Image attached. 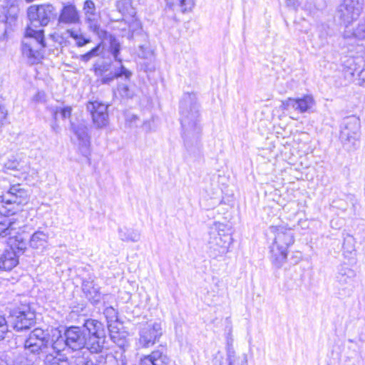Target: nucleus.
Returning <instances> with one entry per match:
<instances>
[{"label": "nucleus", "instance_id": "obj_54", "mask_svg": "<svg viewBox=\"0 0 365 365\" xmlns=\"http://www.w3.org/2000/svg\"><path fill=\"white\" fill-rule=\"evenodd\" d=\"M348 341H349V343H354V339H348Z\"/></svg>", "mask_w": 365, "mask_h": 365}, {"label": "nucleus", "instance_id": "obj_20", "mask_svg": "<svg viewBox=\"0 0 365 365\" xmlns=\"http://www.w3.org/2000/svg\"><path fill=\"white\" fill-rule=\"evenodd\" d=\"M80 22V15L76 6L72 3L63 4L58 16V25H72Z\"/></svg>", "mask_w": 365, "mask_h": 365}, {"label": "nucleus", "instance_id": "obj_39", "mask_svg": "<svg viewBox=\"0 0 365 365\" xmlns=\"http://www.w3.org/2000/svg\"><path fill=\"white\" fill-rule=\"evenodd\" d=\"M103 48L101 43H98L91 50L88 51L87 53L81 55L79 59L85 63L88 62L91 58L98 56L100 53L102 52Z\"/></svg>", "mask_w": 365, "mask_h": 365}, {"label": "nucleus", "instance_id": "obj_25", "mask_svg": "<svg viewBox=\"0 0 365 365\" xmlns=\"http://www.w3.org/2000/svg\"><path fill=\"white\" fill-rule=\"evenodd\" d=\"M108 355L101 354L88 358L83 354L82 356H76V360L72 363L73 365H110L108 363Z\"/></svg>", "mask_w": 365, "mask_h": 365}, {"label": "nucleus", "instance_id": "obj_28", "mask_svg": "<svg viewBox=\"0 0 365 365\" xmlns=\"http://www.w3.org/2000/svg\"><path fill=\"white\" fill-rule=\"evenodd\" d=\"M343 255L348 259L353 258L356 255L355 239L349 234L344 236Z\"/></svg>", "mask_w": 365, "mask_h": 365}, {"label": "nucleus", "instance_id": "obj_16", "mask_svg": "<svg viewBox=\"0 0 365 365\" xmlns=\"http://www.w3.org/2000/svg\"><path fill=\"white\" fill-rule=\"evenodd\" d=\"M29 191L21 184L10 186L7 192L2 196V201L6 204L26 205L29 201Z\"/></svg>", "mask_w": 365, "mask_h": 365}, {"label": "nucleus", "instance_id": "obj_34", "mask_svg": "<svg viewBox=\"0 0 365 365\" xmlns=\"http://www.w3.org/2000/svg\"><path fill=\"white\" fill-rule=\"evenodd\" d=\"M116 8L118 11L123 15H130L134 14L133 9L131 6L130 0H119L116 2Z\"/></svg>", "mask_w": 365, "mask_h": 365}, {"label": "nucleus", "instance_id": "obj_15", "mask_svg": "<svg viewBox=\"0 0 365 365\" xmlns=\"http://www.w3.org/2000/svg\"><path fill=\"white\" fill-rule=\"evenodd\" d=\"M82 290L88 300L93 305L98 304L101 299L103 301V304H106V301L111 297L110 294H101L100 287L91 277L83 280Z\"/></svg>", "mask_w": 365, "mask_h": 365}, {"label": "nucleus", "instance_id": "obj_30", "mask_svg": "<svg viewBox=\"0 0 365 365\" xmlns=\"http://www.w3.org/2000/svg\"><path fill=\"white\" fill-rule=\"evenodd\" d=\"M43 361L44 365H70V363L66 358H61L57 356H54L53 352L46 354Z\"/></svg>", "mask_w": 365, "mask_h": 365}, {"label": "nucleus", "instance_id": "obj_11", "mask_svg": "<svg viewBox=\"0 0 365 365\" xmlns=\"http://www.w3.org/2000/svg\"><path fill=\"white\" fill-rule=\"evenodd\" d=\"M231 242L232 237L230 234L225 233L223 230H211L207 242L209 255L214 259L223 256L228 252Z\"/></svg>", "mask_w": 365, "mask_h": 365}, {"label": "nucleus", "instance_id": "obj_42", "mask_svg": "<svg viewBox=\"0 0 365 365\" xmlns=\"http://www.w3.org/2000/svg\"><path fill=\"white\" fill-rule=\"evenodd\" d=\"M125 126L130 128H137L141 123L140 118L135 114L127 113L125 116Z\"/></svg>", "mask_w": 365, "mask_h": 365}, {"label": "nucleus", "instance_id": "obj_23", "mask_svg": "<svg viewBox=\"0 0 365 365\" xmlns=\"http://www.w3.org/2000/svg\"><path fill=\"white\" fill-rule=\"evenodd\" d=\"M131 75L132 73L130 71L123 65H120V67L118 69H115V71L110 69L108 73H105V75L98 79V81H99L102 84H109L113 81L114 79L123 76H125L126 80H130Z\"/></svg>", "mask_w": 365, "mask_h": 365}, {"label": "nucleus", "instance_id": "obj_1", "mask_svg": "<svg viewBox=\"0 0 365 365\" xmlns=\"http://www.w3.org/2000/svg\"><path fill=\"white\" fill-rule=\"evenodd\" d=\"M182 136L186 150L185 157L195 161L202 156L199 104L195 93H185L180 102Z\"/></svg>", "mask_w": 365, "mask_h": 365}, {"label": "nucleus", "instance_id": "obj_9", "mask_svg": "<svg viewBox=\"0 0 365 365\" xmlns=\"http://www.w3.org/2000/svg\"><path fill=\"white\" fill-rule=\"evenodd\" d=\"M27 16L34 26H46L56 19L58 13L51 4L32 5L28 8Z\"/></svg>", "mask_w": 365, "mask_h": 365}, {"label": "nucleus", "instance_id": "obj_47", "mask_svg": "<svg viewBox=\"0 0 365 365\" xmlns=\"http://www.w3.org/2000/svg\"><path fill=\"white\" fill-rule=\"evenodd\" d=\"M9 321L3 315H0V341L3 340L9 331Z\"/></svg>", "mask_w": 365, "mask_h": 365}, {"label": "nucleus", "instance_id": "obj_18", "mask_svg": "<svg viewBox=\"0 0 365 365\" xmlns=\"http://www.w3.org/2000/svg\"><path fill=\"white\" fill-rule=\"evenodd\" d=\"M355 277L356 273L352 269L346 266H341L339 268L336 274V282L344 292H339V294H350V287L353 286Z\"/></svg>", "mask_w": 365, "mask_h": 365}, {"label": "nucleus", "instance_id": "obj_55", "mask_svg": "<svg viewBox=\"0 0 365 365\" xmlns=\"http://www.w3.org/2000/svg\"><path fill=\"white\" fill-rule=\"evenodd\" d=\"M40 95H41V93H38V94H37V95L36 96V97H35V98H36V99H37V98H38V96H40Z\"/></svg>", "mask_w": 365, "mask_h": 365}, {"label": "nucleus", "instance_id": "obj_2", "mask_svg": "<svg viewBox=\"0 0 365 365\" xmlns=\"http://www.w3.org/2000/svg\"><path fill=\"white\" fill-rule=\"evenodd\" d=\"M22 222L14 217H6L0 222V237L9 236V247L0 253V272H8L16 267L19 257L27 247V240L20 233Z\"/></svg>", "mask_w": 365, "mask_h": 365}, {"label": "nucleus", "instance_id": "obj_36", "mask_svg": "<svg viewBox=\"0 0 365 365\" xmlns=\"http://www.w3.org/2000/svg\"><path fill=\"white\" fill-rule=\"evenodd\" d=\"M50 111L55 121L57 120L58 114L60 113L63 119L69 118L71 115L72 108L71 106H66L63 108H50Z\"/></svg>", "mask_w": 365, "mask_h": 365}, {"label": "nucleus", "instance_id": "obj_33", "mask_svg": "<svg viewBox=\"0 0 365 365\" xmlns=\"http://www.w3.org/2000/svg\"><path fill=\"white\" fill-rule=\"evenodd\" d=\"M19 0H4L3 8L6 11V15L11 17H15L19 12Z\"/></svg>", "mask_w": 365, "mask_h": 365}, {"label": "nucleus", "instance_id": "obj_14", "mask_svg": "<svg viewBox=\"0 0 365 365\" xmlns=\"http://www.w3.org/2000/svg\"><path fill=\"white\" fill-rule=\"evenodd\" d=\"M91 113L93 123L98 128L106 126L108 123V105L98 101H90L86 106Z\"/></svg>", "mask_w": 365, "mask_h": 365}, {"label": "nucleus", "instance_id": "obj_51", "mask_svg": "<svg viewBox=\"0 0 365 365\" xmlns=\"http://www.w3.org/2000/svg\"><path fill=\"white\" fill-rule=\"evenodd\" d=\"M148 122H143V126L146 130V131L150 130V125H148Z\"/></svg>", "mask_w": 365, "mask_h": 365}, {"label": "nucleus", "instance_id": "obj_35", "mask_svg": "<svg viewBox=\"0 0 365 365\" xmlns=\"http://www.w3.org/2000/svg\"><path fill=\"white\" fill-rule=\"evenodd\" d=\"M227 361L229 365H247V356L245 355L243 357L237 356L232 349L227 351Z\"/></svg>", "mask_w": 365, "mask_h": 365}, {"label": "nucleus", "instance_id": "obj_29", "mask_svg": "<svg viewBox=\"0 0 365 365\" xmlns=\"http://www.w3.org/2000/svg\"><path fill=\"white\" fill-rule=\"evenodd\" d=\"M65 348H67V342L64 337V332L63 334L59 332V336H57L56 339L52 342L50 341L48 351L51 352V351H52L58 354Z\"/></svg>", "mask_w": 365, "mask_h": 365}, {"label": "nucleus", "instance_id": "obj_26", "mask_svg": "<svg viewBox=\"0 0 365 365\" xmlns=\"http://www.w3.org/2000/svg\"><path fill=\"white\" fill-rule=\"evenodd\" d=\"M316 32L317 36L316 44L319 47L328 44V38L333 35V31L327 24H318Z\"/></svg>", "mask_w": 365, "mask_h": 365}, {"label": "nucleus", "instance_id": "obj_21", "mask_svg": "<svg viewBox=\"0 0 365 365\" xmlns=\"http://www.w3.org/2000/svg\"><path fill=\"white\" fill-rule=\"evenodd\" d=\"M71 128L78 140V146L81 154L88 157L90 154V138L88 135L87 127L83 123L76 125L71 123Z\"/></svg>", "mask_w": 365, "mask_h": 365}, {"label": "nucleus", "instance_id": "obj_50", "mask_svg": "<svg viewBox=\"0 0 365 365\" xmlns=\"http://www.w3.org/2000/svg\"><path fill=\"white\" fill-rule=\"evenodd\" d=\"M288 6H295V0H286Z\"/></svg>", "mask_w": 365, "mask_h": 365}, {"label": "nucleus", "instance_id": "obj_46", "mask_svg": "<svg viewBox=\"0 0 365 365\" xmlns=\"http://www.w3.org/2000/svg\"><path fill=\"white\" fill-rule=\"evenodd\" d=\"M174 5H177L180 8L182 13L190 10L194 6L193 0H177Z\"/></svg>", "mask_w": 365, "mask_h": 365}, {"label": "nucleus", "instance_id": "obj_27", "mask_svg": "<svg viewBox=\"0 0 365 365\" xmlns=\"http://www.w3.org/2000/svg\"><path fill=\"white\" fill-rule=\"evenodd\" d=\"M119 239L123 242H137L140 240V232L138 230L126 227H118Z\"/></svg>", "mask_w": 365, "mask_h": 365}, {"label": "nucleus", "instance_id": "obj_5", "mask_svg": "<svg viewBox=\"0 0 365 365\" xmlns=\"http://www.w3.org/2000/svg\"><path fill=\"white\" fill-rule=\"evenodd\" d=\"M46 47L43 30L29 29L26 36L22 41V53L31 63H35L42 56L41 49Z\"/></svg>", "mask_w": 365, "mask_h": 365}, {"label": "nucleus", "instance_id": "obj_10", "mask_svg": "<svg viewBox=\"0 0 365 365\" xmlns=\"http://www.w3.org/2000/svg\"><path fill=\"white\" fill-rule=\"evenodd\" d=\"M35 322V312L27 304L14 309L9 317V323L17 331L31 329Z\"/></svg>", "mask_w": 365, "mask_h": 365}, {"label": "nucleus", "instance_id": "obj_7", "mask_svg": "<svg viewBox=\"0 0 365 365\" xmlns=\"http://www.w3.org/2000/svg\"><path fill=\"white\" fill-rule=\"evenodd\" d=\"M64 337L67 342V348L76 351V355L72 356L73 361L76 356H82L88 351V340L82 327L71 326L66 327L64 329Z\"/></svg>", "mask_w": 365, "mask_h": 365}, {"label": "nucleus", "instance_id": "obj_48", "mask_svg": "<svg viewBox=\"0 0 365 365\" xmlns=\"http://www.w3.org/2000/svg\"><path fill=\"white\" fill-rule=\"evenodd\" d=\"M359 81H360L359 84L361 86H364L365 85V70H362L359 73Z\"/></svg>", "mask_w": 365, "mask_h": 365}, {"label": "nucleus", "instance_id": "obj_6", "mask_svg": "<svg viewBox=\"0 0 365 365\" xmlns=\"http://www.w3.org/2000/svg\"><path fill=\"white\" fill-rule=\"evenodd\" d=\"M50 345L49 336L41 329H34L24 341V350L26 354H31L38 356L40 359L48 353Z\"/></svg>", "mask_w": 365, "mask_h": 365}, {"label": "nucleus", "instance_id": "obj_31", "mask_svg": "<svg viewBox=\"0 0 365 365\" xmlns=\"http://www.w3.org/2000/svg\"><path fill=\"white\" fill-rule=\"evenodd\" d=\"M83 10L84 11L86 21L92 23L96 15V6L92 0H86L83 4Z\"/></svg>", "mask_w": 365, "mask_h": 365}, {"label": "nucleus", "instance_id": "obj_22", "mask_svg": "<svg viewBox=\"0 0 365 365\" xmlns=\"http://www.w3.org/2000/svg\"><path fill=\"white\" fill-rule=\"evenodd\" d=\"M170 359L166 354L160 349L153 351L149 354L140 356L138 365H168Z\"/></svg>", "mask_w": 365, "mask_h": 365}, {"label": "nucleus", "instance_id": "obj_17", "mask_svg": "<svg viewBox=\"0 0 365 365\" xmlns=\"http://www.w3.org/2000/svg\"><path fill=\"white\" fill-rule=\"evenodd\" d=\"M315 101L310 95H305L302 98H289L282 102L284 110H289L293 109L300 113L309 112L314 107Z\"/></svg>", "mask_w": 365, "mask_h": 365}, {"label": "nucleus", "instance_id": "obj_40", "mask_svg": "<svg viewBox=\"0 0 365 365\" xmlns=\"http://www.w3.org/2000/svg\"><path fill=\"white\" fill-rule=\"evenodd\" d=\"M111 69V64L106 62L96 63L93 65V71L96 76L99 79L105 73H108Z\"/></svg>", "mask_w": 365, "mask_h": 365}, {"label": "nucleus", "instance_id": "obj_19", "mask_svg": "<svg viewBox=\"0 0 365 365\" xmlns=\"http://www.w3.org/2000/svg\"><path fill=\"white\" fill-rule=\"evenodd\" d=\"M332 206L344 212H347L349 215H356L360 208L359 200L352 194L344 195V197L334 200L332 202Z\"/></svg>", "mask_w": 365, "mask_h": 365}, {"label": "nucleus", "instance_id": "obj_38", "mask_svg": "<svg viewBox=\"0 0 365 365\" xmlns=\"http://www.w3.org/2000/svg\"><path fill=\"white\" fill-rule=\"evenodd\" d=\"M345 38H355L357 39H365V25L359 24L356 29L351 32L349 31H345L344 34Z\"/></svg>", "mask_w": 365, "mask_h": 365}, {"label": "nucleus", "instance_id": "obj_32", "mask_svg": "<svg viewBox=\"0 0 365 365\" xmlns=\"http://www.w3.org/2000/svg\"><path fill=\"white\" fill-rule=\"evenodd\" d=\"M66 33L71 38L75 40L76 44L78 47H82L91 42L90 38H86L83 34L78 31L68 29Z\"/></svg>", "mask_w": 365, "mask_h": 365}, {"label": "nucleus", "instance_id": "obj_49", "mask_svg": "<svg viewBox=\"0 0 365 365\" xmlns=\"http://www.w3.org/2000/svg\"><path fill=\"white\" fill-rule=\"evenodd\" d=\"M51 128H52L53 130L55 131L56 133L58 132L59 126L56 123H53L51 125Z\"/></svg>", "mask_w": 365, "mask_h": 365}, {"label": "nucleus", "instance_id": "obj_4", "mask_svg": "<svg viewBox=\"0 0 365 365\" xmlns=\"http://www.w3.org/2000/svg\"><path fill=\"white\" fill-rule=\"evenodd\" d=\"M82 328L86 333L88 350L91 354L101 353L106 342V329L104 324L98 320L87 319Z\"/></svg>", "mask_w": 365, "mask_h": 365}, {"label": "nucleus", "instance_id": "obj_41", "mask_svg": "<svg viewBox=\"0 0 365 365\" xmlns=\"http://www.w3.org/2000/svg\"><path fill=\"white\" fill-rule=\"evenodd\" d=\"M120 51V44L118 42V41L114 37L110 38L109 51L112 54V56H113L114 59L116 61L121 63L122 59L120 58H119Z\"/></svg>", "mask_w": 365, "mask_h": 365}, {"label": "nucleus", "instance_id": "obj_3", "mask_svg": "<svg viewBox=\"0 0 365 365\" xmlns=\"http://www.w3.org/2000/svg\"><path fill=\"white\" fill-rule=\"evenodd\" d=\"M270 232L274 240L270 246L271 261L277 267H281L286 262L289 247L294 242L292 229L285 226H271Z\"/></svg>", "mask_w": 365, "mask_h": 365}, {"label": "nucleus", "instance_id": "obj_52", "mask_svg": "<svg viewBox=\"0 0 365 365\" xmlns=\"http://www.w3.org/2000/svg\"><path fill=\"white\" fill-rule=\"evenodd\" d=\"M3 354L0 353V365H3L4 361L2 359Z\"/></svg>", "mask_w": 365, "mask_h": 365}, {"label": "nucleus", "instance_id": "obj_43", "mask_svg": "<svg viewBox=\"0 0 365 365\" xmlns=\"http://www.w3.org/2000/svg\"><path fill=\"white\" fill-rule=\"evenodd\" d=\"M103 314L107 319L108 324L115 322L118 319V312L112 306L104 304Z\"/></svg>", "mask_w": 365, "mask_h": 365}, {"label": "nucleus", "instance_id": "obj_24", "mask_svg": "<svg viewBox=\"0 0 365 365\" xmlns=\"http://www.w3.org/2000/svg\"><path fill=\"white\" fill-rule=\"evenodd\" d=\"M48 233L37 230L30 237L29 245L32 249L43 251L48 247Z\"/></svg>", "mask_w": 365, "mask_h": 365}, {"label": "nucleus", "instance_id": "obj_12", "mask_svg": "<svg viewBox=\"0 0 365 365\" xmlns=\"http://www.w3.org/2000/svg\"><path fill=\"white\" fill-rule=\"evenodd\" d=\"M162 334V326L160 322H148L143 324L138 332L137 348L147 349L153 346L159 341Z\"/></svg>", "mask_w": 365, "mask_h": 365}, {"label": "nucleus", "instance_id": "obj_13", "mask_svg": "<svg viewBox=\"0 0 365 365\" xmlns=\"http://www.w3.org/2000/svg\"><path fill=\"white\" fill-rule=\"evenodd\" d=\"M364 0H343L337 9L339 19L348 28L360 16L363 10Z\"/></svg>", "mask_w": 365, "mask_h": 365}, {"label": "nucleus", "instance_id": "obj_37", "mask_svg": "<svg viewBox=\"0 0 365 365\" xmlns=\"http://www.w3.org/2000/svg\"><path fill=\"white\" fill-rule=\"evenodd\" d=\"M115 95H119L122 98H131L134 93L129 88V86L125 83H120L118 85L116 91L114 92Z\"/></svg>", "mask_w": 365, "mask_h": 365}, {"label": "nucleus", "instance_id": "obj_53", "mask_svg": "<svg viewBox=\"0 0 365 365\" xmlns=\"http://www.w3.org/2000/svg\"><path fill=\"white\" fill-rule=\"evenodd\" d=\"M0 110H1V112L2 113H4V118H5L6 115V113H4V110H4V108H1V107H0Z\"/></svg>", "mask_w": 365, "mask_h": 365}, {"label": "nucleus", "instance_id": "obj_44", "mask_svg": "<svg viewBox=\"0 0 365 365\" xmlns=\"http://www.w3.org/2000/svg\"><path fill=\"white\" fill-rule=\"evenodd\" d=\"M108 363L110 365H126L127 360L125 356L121 352L119 354H116V356L108 355Z\"/></svg>", "mask_w": 365, "mask_h": 365}, {"label": "nucleus", "instance_id": "obj_45", "mask_svg": "<svg viewBox=\"0 0 365 365\" xmlns=\"http://www.w3.org/2000/svg\"><path fill=\"white\" fill-rule=\"evenodd\" d=\"M138 55L141 58H148L152 56V51L148 43L138 46Z\"/></svg>", "mask_w": 365, "mask_h": 365}, {"label": "nucleus", "instance_id": "obj_8", "mask_svg": "<svg viewBox=\"0 0 365 365\" xmlns=\"http://www.w3.org/2000/svg\"><path fill=\"white\" fill-rule=\"evenodd\" d=\"M360 120L351 115L345 118L341 125L340 139L348 150L355 149L359 144Z\"/></svg>", "mask_w": 365, "mask_h": 365}]
</instances>
